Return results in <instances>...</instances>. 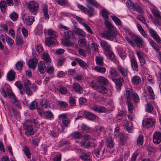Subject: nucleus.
Returning <instances> with one entry per match:
<instances>
[{
	"instance_id": "f257e3e1",
	"label": "nucleus",
	"mask_w": 161,
	"mask_h": 161,
	"mask_svg": "<svg viewBox=\"0 0 161 161\" xmlns=\"http://www.w3.org/2000/svg\"><path fill=\"white\" fill-rule=\"evenodd\" d=\"M100 13L105 20V24L108 30L101 33V36L106 39L113 41L116 38L117 31L116 28L109 21V13L105 9L103 8Z\"/></svg>"
},
{
	"instance_id": "f03ea898",
	"label": "nucleus",
	"mask_w": 161,
	"mask_h": 161,
	"mask_svg": "<svg viewBox=\"0 0 161 161\" xmlns=\"http://www.w3.org/2000/svg\"><path fill=\"white\" fill-rule=\"evenodd\" d=\"M86 6L88 9L79 4H77V7L83 13L87 14L90 16H93L94 14V8L88 4H86Z\"/></svg>"
},
{
	"instance_id": "7ed1b4c3",
	"label": "nucleus",
	"mask_w": 161,
	"mask_h": 161,
	"mask_svg": "<svg viewBox=\"0 0 161 161\" xmlns=\"http://www.w3.org/2000/svg\"><path fill=\"white\" fill-rule=\"evenodd\" d=\"M27 7L30 12L33 14H36L39 9V6L37 3L35 1H31L29 3Z\"/></svg>"
},
{
	"instance_id": "20e7f679",
	"label": "nucleus",
	"mask_w": 161,
	"mask_h": 161,
	"mask_svg": "<svg viewBox=\"0 0 161 161\" xmlns=\"http://www.w3.org/2000/svg\"><path fill=\"white\" fill-rule=\"evenodd\" d=\"M71 36V32L69 31L65 32L64 35V39L62 41V43L66 46H73L74 45V43L69 39L70 38Z\"/></svg>"
},
{
	"instance_id": "39448f33",
	"label": "nucleus",
	"mask_w": 161,
	"mask_h": 161,
	"mask_svg": "<svg viewBox=\"0 0 161 161\" xmlns=\"http://www.w3.org/2000/svg\"><path fill=\"white\" fill-rule=\"evenodd\" d=\"M103 145V142L100 143L98 147L95 149L94 150L93 153L94 155L97 158H100L101 156H102L105 151V148H103L102 149V148Z\"/></svg>"
},
{
	"instance_id": "423d86ee",
	"label": "nucleus",
	"mask_w": 161,
	"mask_h": 161,
	"mask_svg": "<svg viewBox=\"0 0 161 161\" xmlns=\"http://www.w3.org/2000/svg\"><path fill=\"white\" fill-rule=\"evenodd\" d=\"M117 68L118 71L124 77H126L128 76L129 71L128 67L126 66H124L120 65H118Z\"/></svg>"
},
{
	"instance_id": "0eeeda50",
	"label": "nucleus",
	"mask_w": 161,
	"mask_h": 161,
	"mask_svg": "<svg viewBox=\"0 0 161 161\" xmlns=\"http://www.w3.org/2000/svg\"><path fill=\"white\" fill-rule=\"evenodd\" d=\"M155 122V120L151 117L145 119L142 122L143 126L146 128L152 127Z\"/></svg>"
},
{
	"instance_id": "6e6552de",
	"label": "nucleus",
	"mask_w": 161,
	"mask_h": 161,
	"mask_svg": "<svg viewBox=\"0 0 161 161\" xmlns=\"http://www.w3.org/2000/svg\"><path fill=\"white\" fill-rule=\"evenodd\" d=\"M112 80L115 83V87L117 91L120 90L123 86L124 80L122 77L119 78H112Z\"/></svg>"
},
{
	"instance_id": "1a4fd4ad",
	"label": "nucleus",
	"mask_w": 161,
	"mask_h": 161,
	"mask_svg": "<svg viewBox=\"0 0 161 161\" xmlns=\"http://www.w3.org/2000/svg\"><path fill=\"white\" fill-rule=\"evenodd\" d=\"M24 129L25 130V133L27 136L32 135L34 134L32 126L27 123H26L24 126Z\"/></svg>"
},
{
	"instance_id": "9d476101",
	"label": "nucleus",
	"mask_w": 161,
	"mask_h": 161,
	"mask_svg": "<svg viewBox=\"0 0 161 161\" xmlns=\"http://www.w3.org/2000/svg\"><path fill=\"white\" fill-rule=\"evenodd\" d=\"M153 142L155 144H158L161 142V132L160 131H157L153 134Z\"/></svg>"
},
{
	"instance_id": "9b49d317",
	"label": "nucleus",
	"mask_w": 161,
	"mask_h": 161,
	"mask_svg": "<svg viewBox=\"0 0 161 161\" xmlns=\"http://www.w3.org/2000/svg\"><path fill=\"white\" fill-rule=\"evenodd\" d=\"M150 10L154 17L161 20V13L157 8L154 6H153L150 8Z\"/></svg>"
},
{
	"instance_id": "f8f14e48",
	"label": "nucleus",
	"mask_w": 161,
	"mask_h": 161,
	"mask_svg": "<svg viewBox=\"0 0 161 161\" xmlns=\"http://www.w3.org/2000/svg\"><path fill=\"white\" fill-rule=\"evenodd\" d=\"M132 38L139 48H141L142 47V46L144 45V41L140 37L136 36H133Z\"/></svg>"
},
{
	"instance_id": "ddd939ff",
	"label": "nucleus",
	"mask_w": 161,
	"mask_h": 161,
	"mask_svg": "<svg viewBox=\"0 0 161 161\" xmlns=\"http://www.w3.org/2000/svg\"><path fill=\"white\" fill-rule=\"evenodd\" d=\"M135 93L133 91L132 89L130 88H127L125 90V95L126 97V101H129L131 100L132 96Z\"/></svg>"
},
{
	"instance_id": "4468645a",
	"label": "nucleus",
	"mask_w": 161,
	"mask_h": 161,
	"mask_svg": "<svg viewBox=\"0 0 161 161\" xmlns=\"http://www.w3.org/2000/svg\"><path fill=\"white\" fill-rule=\"evenodd\" d=\"M23 21L28 25H31L33 22L34 21V18L33 17L31 16H29L27 18H25V15L22 17Z\"/></svg>"
},
{
	"instance_id": "2eb2a0df",
	"label": "nucleus",
	"mask_w": 161,
	"mask_h": 161,
	"mask_svg": "<svg viewBox=\"0 0 161 161\" xmlns=\"http://www.w3.org/2000/svg\"><path fill=\"white\" fill-rule=\"evenodd\" d=\"M82 115L86 119L90 120H93L96 118L95 115L94 114L87 111L84 112Z\"/></svg>"
},
{
	"instance_id": "dca6fc26",
	"label": "nucleus",
	"mask_w": 161,
	"mask_h": 161,
	"mask_svg": "<svg viewBox=\"0 0 161 161\" xmlns=\"http://www.w3.org/2000/svg\"><path fill=\"white\" fill-rule=\"evenodd\" d=\"M42 58L46 64L48 65L51 62V59L47 52H44L42 55Z\"/></svg>"
},
{
	"instance_id": "f3484780",
	"label": "nucleus",
	"mask_w": 161,
	"mask_h": 161,
	"mask_svg": "<svg viewBox=\"0 0 161 161\" xmlns=\"http://www.w3.org/2000/svg\"><path fill=\"white\" fill-rule=\"evenodd\" d=\"M44 33L45 34H47L49 37L52 38H56L57 36V32L51 29H45Z\"/></svg>"
},
{
	"instance_id": "a211bd4d",
	"label": "nucleus",
	"mask_w": 161,
	"mask_h": 161,
	"mask_svg": "<svg viewBox=\"0 0 161 161\" xmlns=\"http://www.w3.org/2000/svg\"><path fill=\"white\" fill-rule=\"evenodd\" d=\"M46 65L45 63L41 61L38 64V69L39 72L42 74H43L45 72V68Z\"/></svg>"
},
{
	"instance_id": "6ab92c4d",
	"label": "nucleus",
	"mask_w": 161,
	"mask_h": 161,
	"mask_svg": "<svg viewBox=\"0 0 161 161\" xmlns=\"http://www.w3.org/2000/svg\"><path fill=\"white\" fill-rule=\"evenodd\" d=\"M38 60L36 58H33L29 60L28 64V66L30 68L34 69L37 65Z\"/></svg>"
},
{
	"instance_id": "aec40b11",
	"label": "nucleus",
	"mask_w": 161,
	"mask_h": 161,
	"mask_svg": "<svg viewBox=\"0 0 161 161\" xmlns=\"http://www.w3.org/2000/svg\"><path fill=\"white\" fill-rule=\"evenodd\" d=\"M80 158L83 161H92V158L87 153H82L80 155Z\"/></svg>"
},
{
	"instance_id": "412c9836",
	"label": "nucleus",
	"mask_w": 161,
	"mask_h": 161,
	"mask_svg": "<svg viewBox=\"0 0 161 161\" xmlns=\"http://www.w3.org/2000/svg\"><path fill=\"white\" fill-rule=\"evenodd\" d=\"M73 87L74 90L78 93L81 94L83 93V88L80 84L77 83H74L73 86Z\"/></svg>"
},
{
	"instance_id": "4be33fe9",
	"label": "nucleus",
	"mask_w": 161,
	"mask_h": 161,
	"mask_svg": "<svg viewBox=\"0 0 161 161\" xmlns=\"http://www.w3.org/2000/svg\"><path fill=\"white\" fill-rule=\"evenodd\" d=\"M42 11L44 18L45 19H48L49 16L48 13V6L46 4H43L42 7Z\"/></svg>"
},
{
	"instance_id": "5701e85b",
	"label": "nucleus",
	"mask_w": 161,
	"mask_h": 161,
	"mask_svg": "<svg viewBox=\"0 0 161 161\" xmlns=\"http://www.w3.org/2000/svg\"><path fill=\"white\" fill-rule=\"evenodd\" d=\"M131 65L134 71H137L138 70V65L136 60L134 58L130 59Z\"/></svg>"
},
{
	"instance_id": "b1692460",
	"label": "nucleus",
	"mask_w": 161,
	"mask_h": 161,
	"mask_svg": "<svg viewBox=\"0 0 161 161\" xmlns=\"http://www.w3.org/2000/svg\"><path fill=\"white\" fill-rule=\"evenodd\" d=\"M131 81L134 85H137L141 82V79L140 77L135 75L131 78Z\"/></svg>"
},
{
	"instance_id": "393cba45",
	"label": "nucleus",
	"mask_w": 161,
	"mask_h": 161,
	"mask_svg": "<svg viewBox=\"0 0 161 161\" xmlns=\"http://www.w3.org/2000/svg\"><path fill=\"white\" fill-rule=\"evenodd\" d=\"M100 44L101 46L106 51V52L110 50V45L106 41L102 40L100 41Z\"/></svg>"
},
{
	"instance_id": "a878e982",
	"label": "nucleus",
	"mask_w": 161,
	"mask_h": 161,
	"mask_svg": "<svg viewBox=\"0 0 161 161\" xmlns=\"http://www.w3.org/2000/svg\"><path fill=\"white\" fill-rule=\"evenodd\" d=\"M110 77L112 80V78H114L117 77L118 73L114 67H111L109 71Z\"/></svg>"
},
{
	"instance_id": "bb28decb",
	"label": "nucleus",
	"mask_w": 161,
	"mask_h": 161,
	"mask_svg": "<svg viewBox=\"0 0 161 161\" xmlns=\"http://www.w3.org/2000/svg\"><path fill=\"white\" fill-rule=\"evenodd\" d=\"M75 60L77 62L81 67L84 69H86L88 66L86 63L80 58H75Z\"/></svg>"
},
{
	"instance_id": "cd10ccee",
	"label": "nucleus",
	"mask_w": 161,
	"mask_h": 161,
	"mask_svg": "<svg viewBox=\"0 0 161 161\" xmlns=\"http://www.w3.org/2000/svg\"><path fill=\"white\" fill-rule=\"evenodd\" d=\"M15 72L12 70H10L7 74V78L9 81L13 80L15 78Z\"/></svg>"
},
{
	"instance_id": "c85d7f7f",
	"label": "nucleus",
	"mask_w": 161,
	"mask_h": 161,
	"mask_svg": "<svg viewBox=\"0 0 161 161\" xmlns=\"http://www.w3.org/2000/svg\"><path fill=\"white\" fill-rule=\"evenodd\" d=\"M97 82L101 84L106 85L108 82V80L102 76H99L97 80Z\"/></svg>"
},
{
	"instance_id": "c756f323",
	"label": "nucleus",
	"mask_w": 161,
	"mask_h": 161,
	"mask_svg": "<svg viewBox=\"0 0 161 161\" xmlns=\"http://www.w3.org/2000/svg\"><path fill=\"white\" fill-rule=\"evenodd\" d=\"M15 42L16 44L18 45H20L23 43L24 41L21 34H18L16 35Z\"/></svg>"
},
{
	"instance_id": "7c9ffc66",
	"label": "nucleus",
	"mask_w": 161,
	"mask_h": 161,
	"mask_svg": "<svg viewBox=\"0 0 161 161\" xmlns=\"http://www.w3.org/2000/svg\"><path fill=\"white\" fill-rule=\"evenodd\" d=\"M98 92L103 94L107 93L108 90L106 87L104 86L99 85L98 88L96 90Z\"/></svg>"
},
{
	"instance_id": "2f4dec72",
	"label": "nucleus",
	"mask_w": 161,
	"mask_h": 161,
	"mask_svg": "<svg viewBox=\"0 0 161 161\" xmlns=\"http://www.w3.org/2000/svg\"><path fill=\"white\" fill-rule=\"evenodd\" d=\"M119 143L120 145H124L126 141L125 138L124 136V134L123 133H120L119 135Z\"/></svg>"
},
{
	"instance_id": "473e14b6",
	"label": "nucleus",
	"mask_w": 161,
	"mask_h": 161,
	"mask_svg": "<svg viewBox=\"0 0 161 161\" xmlns=\"http://www.w3.org/2000/svg\"><path fill=\"white\" fill-rule=\"evenodd\" d=\"M74 32L75 33L83 37H85L86 36L85 32L80 28H75Z\"/></svg>"
},
{
	"instance_id": "72a5a7b5",
	"label": "nucleus",
	"mask_w": 161,
	"mask_h": 161,
	"mask_svg": "<svg viewBox=\"0 0 161 161\" xmlns=\"http://www.w3.org/2000/svg\"><path fill=\"white\" fill-rule=\"evenodd\" d=\"M106 146L110 148H112L114 146V143L111 137H108L106 140Z\"/></svg>"
},
{
	"instance_id": "f704fd0d",
	"label": "nucleus",
	"mask_w": 161,
	"mask_h": 161,
	"mask_svg": "<svg viewBox=\"0 0 161 161\" xmlns=\"http://www.w3.org/2000/svg\"><path fill=\"white\" fill-rule=\"evenodd\" d=\"M44 116L45 118L49 119H52L53 118V113L49 110L44 111Z\"/></svg>"
},
{
	"instance_id": "c9c22d12",
	"label": "nucleus",
	"mask_w": 161,
	"mask_h": 161,
	"mask_svg": "<svg viewBox=\"0 0 161 161\" xmlns=\"http://www.w3.org/2000/svg\"><path fill=\"white\" fill-rule=\"evenodd\" d=\"M78 43L79 46L81 47H86L87 46V42L85 38L80 39L78 40Z\"/></svg>"
},
{
	"instance_id": "e433bc0d",
	"label": "nucleus",
	"mask_w": 161,
	"mask_h": 161,
	"mask_svg": "<svg viewBox=\"0 0 161 161\" xmlns=\"http://www.w3.org/2000/svg\"><path fill=\"white\" fill-rule=\"evenodd\" d=\"M94 69L98 72L102 74H104L106 70V69L105 67H101L98 66H96L94 68Z\"/></svg>"
},
{
	"instance_id": "4c0bfd02",
	"label": "nucleus",
	"mask_w": 161,
	"mask_h": 161,
	"mask_svg": "<svg viewBox=\"0 0 161 161\" xmlns=\"http://www.w3.org/2000/svg\"><path fill=\"white\" fill-rule=\"evenodd\" d=\"M7 6V4L5 1L2 0L0 2V9L2 13L5 12Z\"/></svg>"
},
{
	"instance_id": "58836bf2",
	"label": "nucleus",
	"mask_w": 161,
	"mask_h": 161,
	"mask_svg": "<svg viewBox=\"0 0 161 161\" xmlns=\"http://www.w3.org/2000/svg\"><path fill=\"white\" fill-rule=\"evenodd\" d=\"M87 4L91 5H92L98 8L100 5L99 4L96 0H86Z\"/></svg>"
},
{
	"instance_id": "ea45409f",
	"label": "nucleus",
	"mask_w": 161,
	"mask_h": 161,
	"mask_svg": "<svg viewBox=\"0 0 161 161\" xmlns=\"http://www.w3.org/2000/svg\"><path fill=\"white\" fill-rule=\"evenodd\" d=\"M133 9H134L137 12H138L141 14L143 15L144 13V11L142 8L140 7L138 4L137 3H135V5L134 6Z\"/></svg>"
},
{
	"instance_id": "a19ab883",
	"label": "nucleus",
	"mask_w": 161,
	"mask_h": 161,
	"mask_svg": "<svg viewBox=\"0 0 161 161\" xmlns=\"http://www.w3.org/2000/svg\"><path fill=\"white\" fill-rule=\"evenodd\" d=\"M103 58L102 56H97L96 58V62L97 65L103 66Z\"/></svg>"
},
{
	"instance_id": "79ce46f5",
	"label": "nucleus",
	"mask_w": 161,
	"mask_h": 161,
	"mask_svg": "<svg viewBox=\"0 0 161 161\" xmlns=\"http://www.w3.org/2000/svg\"><path fill=\"white\" fill-rule=\"evenodd\" d=\"M127 103L128 108L130 113L132 114L134 109V106L133 103L131 102V100L128 101H126Z\"/></svg>"
},
{
	"instance_id": "37998d69",
	"label": "nucleus",
	"mask_w": 161,
	"mask_h": 161,
	"mask_svg": "<svg viewBox=\"0 0 161 161\" xmlns=\"http://www.w3.org/2000/svg\"><path fill=\"white\" fill-rule=\"evenodd\" d=\"M147 90L152 99L155 98V95L152 87L150 86L147 87Z\"/></svg>"
},
{
	"instance_id": "c03bdc74",
	"label": "nucleus",
	"mask_w": 161,
	"mask_h": 161,
	"mask_svg": "<svg viewBox=\"0 0 161 161\" xmlns=\"http://www.w3.org/2000/svg\"><path fill=\"white\" fill-rule=\"evenodd\" d=\"M15 85L19 89L21 94H23L25 93V90L22 88L23 86L20 81L16 82Z\"/></svg>"
},
{
	"instance_id": "a18cd8bd",
	"label": "nucleus",
	"mask_w": 161,
	"mask_h": 161,
	"mask_svg": "<svg viewBox=\"0 0 161 161\" xmlns=\"http://www.w3.org/2000/svg\"><path fill=\"white\" fill-rule=\"evenodd\" d=\"M106 55L111 60L114 59L115 57L113 52L110 50L106 52Z\"/></svg>"
},
{
	"instance_id": "49530a36",
	"label": "nucleus",
	"mask_w": 161,
	"mask_h": 161,
	"mask_svg": "<svg viewBox=\"0 0 161 161\" xmlns=\"http://www.w3.org/2000/svg\"><path fill=\"white\" fill-rule=\"evenodd\" d=\"M126 111L125 110H123L120 111L118 113L117 116V119L118 120H120L123 117L126 115Z\"/></svg>"
},
{
	"instance_id": "de8ad7c7",
	"label": "nucleus",
	"mask_w": 161,
	"mask_h": 161,
	"mask_svg": "<svg viewBox=\"0 0 161 161\" xmlns=\"http://www.w3.org/2000/svg\"><path fill=\"white\" fill-rule=\"evenodd\" d=\"M41 138V137H37L36 138L32 137V142L34 146H38L39 141Z\"/></svg>"
},
{
	"instance_id": "09e8293b",
	"label": "nucleus",
	"mask_w": 161,
	"mask_h": 161,
	"mask_svg": "<svg viewBox=\"0 0 161 161\" xmlns=\"http://www.w3.org/2000/svg\"><path fill=\"white\" fill-rule=\"evenodd\" d=\"M126 4L130 9H133L135 3H133L130 0H127L126 2Z\"/></svg>"
},
{
	"instance_id": "8fccbe9b",
	"label": "nucleus",
	"mask_w": 161,
	"mask_h": 161,
	"mask_svg": "<svg viewBox=\"0 0 161 161\" xmlns=\"http://www.w3.org/2000/svg\"><path fill=\"white\" fill-rule=\"evenodd\" d=\"M40 104L42 107L43 108H47L50 107L49 102L46 100H42L40 102Z\"/></svg>"
},
{
	"instance_id": "3c124183",
	"label": "nucleus",
	"mask_w": 161,
	"mask_h": 161,
	"mask_svg": "<svg viewBox=\"0 0 161 161\" xmlns=\"http://www.w3.org/2000/svg\"><path fill=\"white\" fill-rule=\"evenodd\" d=\"M72 136L73 138L78 139L81 138L82 136L81 134L78 131L74 132L72 134Z\"/></svg>"
},
{
	"instance_id": "603ef678",
	"label": "nucleus",
	"mask_w": 161,
	"mask_h": 161,
	"mask_svg": "<svg viewBox=\"0 0 161 161\" xmlns=\"http://www.w3.org/2000/svg\"><path fill=\"white\" fill-rule=\"evenodd\" d=\"M145 107L146 111L149 113L151 112L154 108L153 106L150 103H147Z\"/></svg>"
},
{
	"instance_id": "864d4df0",
	"label": "nucleus",
	"mask_w": 161,
	"mask_h": 161,
	"mask_svg": "<svg viewBox=\"0 0 161 161\" xmlns=\"http://www.w3.org/2000/svg\"><path fill=\"white\" fill-rule=\"evenodd\" d=\"M111 17L117 25H121V22L118 18L114 16H111Z\"/></svg>"
},
{
	"instance_id": "5fc2aeb1",
	"label": "nucleus",
	"mask_w": 161,
	"mask_h": 161,
	"mask_svg": "<svg viewBox=\"0 0 161 161\" xmlns=\"http://www.w3.org/2000/svg\"><path fill=\"white\" fill-rule=\"evenodd\" d=\"M53 38L52 37H48L46 39L45 42L47 46H49L53 43L54 42L53 40Z\"/></svg>"
},
{
	"instance_id": "6e6d98bb",
	"label": "nucleus",
	"mask_w": 161,
	"mask_h": 161,
	"mask_svg": "<svg viewBox=\"0 0 161 161\" xmlns=\"http://www.w3.org/2000/svg\"><path fill=\"white\" fill-rule=\"evenodd\" d=\"M143 136L142 135H140L137 140V145L139 146L142 145L143 144Z\"/></svg>"
},
{
	"instance_id": "4d7b16f0",
	"label": "nucleus",
	"mask_w": 161,
	"mask_h": 161,
	"mask_svg": "<svg viewBox=\"0 0 161 161\" xmlns=\"http://www.w3.org/2000/svg\"><path fill=\"white\" fill-rule=\"evenodd\" d=\"M54 68L51 65H49L47 66L46 68V72L50 75H52L54 73Z\"/></svg>"
},
{
	"instance_id": "13d9d810",
	"label": "nucleus",
	"mask_w": 161,
	"mask_h": 161,
	"mask_svg": "<svg viewBox=\"0 0 161 161\" xmlns=\"http://www.w3.org/2000/svg\"><path fill=\"white\" fill-rule=\"evenodd\" d=\"M9 17L13 21H15L18 19V15L16 13L14 12L10 14Z\"/></svg>"
},
{
	"instance_id": "bf43d9fd",
	"label": "nucleus",
	"mask_w": 161,
	"mask_h": 161,
	"mask_svg": "<svg viewBox=\"0 0 161 161\" xmlns=\"http://www.w3.org/2000/svg\"><path fill=\"white\" fill-rule=\"evenodd\" d=\"M38 103L35 101H33L30 104L29 108L31 110L36 109Z\"/></svg>"
},
{
	"instance_id": "052dcab7",
	"label": "nucleus",
	"mask_w": 161,
	"mask_h": 161,
	"mask_svg": "<svg viewBox=\"0 0 161 161\" xmlns=\"http://www.w3.org/2000/svg\"><path fill=\"white\" fill-rule=\"evenodd\" d=\"M82 25L84 26L86 30L89 33L92 34L93 32L90 26L86 23H82Z\"/></svg>"
},
{
	"instance_id": "680f3d73",
	"label": "nucleus",
	"mask_w": 161,
	"mask_h": 161,
	"mask_svg": "<svg viewBox=\"0 0 161 161\" xmlns=\"http://www.w3.org/2000/svg\"><path fill=\"white\" fill-rule=\"evenodd\" d=\"M58 90L59 92L62 94H65L67 92V89L63 86H60Z\"/></svg>"
},
{
	"instance_id": "e2e57ef3",
	"label": "nucleus",
	"mask_w": 161,
	"mask_h": 161,
	"mask_svg": "<svg viewBox=\"0 0 161 161\" xmlns=\"http://www.w3.org/2000/svg\"><path fill=\"white\" fill-rule=\"evenodd\" d=\"M6 42L10 46H12V45L14 44V41L11 37L7 36L6 37Z\"/></svg>"
},
{
	"instance_id": "0e129e2a",
	"label": "nucleus",
	"mask_w": 161,
	"mask_h": 161,
	"mask_svg": "<svg viewBox=\"0 0 161 161\" xmlns=\"http://www.w3.org/2000/svg\"><path fill=\"white\" fill-rule=\"evenodd\" d=\"M23 151L27 158H30L31 157V154L29 148L28 147H25L23 150Z\"/></svg>"
},
{
	"instance_id": "69168bd1",
	"label": "nucleus",
	"mask_w": 161,
	"mask_h": 161,
	"mask_svg": "<svg viewBox=\"0 0 161 161\" xmlns=\"http://www.w3.org/2000/svg\"><path fill=\"white\" fill-rule=\"evenodd\" d=\"M80 127L82 130L86 132H88L90 130L89 127L84 124H82Z\"/></svg>"
},
{
	"instance_id": "338daca9",
	"label": "nucleus",
	"mask_w": 161,
	"mask_h": 161,
	"mask_svg": "<svg viewBox=\"0 0 161 161\" xmlns=\"http://www.w3.org/2000/svg\"><path fill=\"white\" fill-rule=\"evenodd\" d=\"M136 18L141 21L143 24L145 25L147 27L148 25L145 21V18L143 17L141 15H138L136 17Z\"/></svg>"
},
{
	"instance_id": "774afa93",
	"label": "nucleus",
	"mask_w": 161,
	"mask_h": 161,
	"mask_svg": "<svg viewBox=\"0 0 161 161\" xmlns=\"http://www.w3.org/2000/svg\"><path fill=\"white\" fill-rule=\"evenodd\" d=\"M136 54L139 59L144 58L146 55L142 52L140 51H137L136 52Z\"/></svg>"
}]
</instances>
